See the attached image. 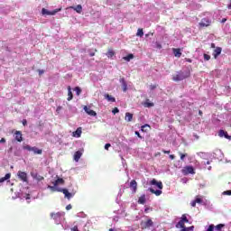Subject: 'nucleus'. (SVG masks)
<instances>
[{"label":"nucleus","instance_id":"1","mask_svg":"<svg viewBox=\"0 0 231 231\" xmlns=\"http://www.w3.org/2000/svg\"><path fill=\"white\" fill-rule=\"evenodd\" d=\"M150 185H154L155 187H157V189H154L152 188H149L148 190L152 194H155V196H162V189H163V183L162 181H158V180H156V179H152L150 181Z\"/></svg>","mask_w":231,"mask_h":231},{"label":"nucleus","instance_id":"2","mask_svg":"<svg viewBox=\"0 0 231 231\" xmlns=\"http://www.w3.org/2000/svg\"><path fill=\"white\" fill-rule=\"evenodd\" d=\"M185 223H189V218H187V215L183 214L175 226L176 228H180V231H194V226L186 227Z\"/></svg>","mask_w":231,"mask_h":231},{"label":"nucleus","instance_id":"3","mask_svg":"<svg viewBox=\"0 0 231 231\" xmlns=\"http://www.w3.org/2000/svg\"><path fill=\"white\" fill-rule=\"evenodd\" d=\"M189 77H190V70H180L177 72V74L172 76V80H174V82H180V80H185V79H189Z\"/></svg>","mask_w":231,"mask_h":231},{"label":"nucleus","instance_id":"4","mask_svg":"<svg viewBox=\"0 0 231 231\" xmlns=\"http://www.w3.org/2000/svg\"><path fill=\"white\" fill-rule=\"evenodd\" d=\"M48 189H50L52 192H62L67 199H71V198H73V195L68 191L67 189L57 188L55 185L48 186Z\"/></svg>","mask_w":231,"mask_h":231},{"label":"nucleus","instance_id":"5","mask_svg":"<svg viewBox=\"0 0 231 231\" xmlns=\"http://www.w3.org/2000/svg\"><path fill=\"white\" fill-rule=\"evenodd\" d=\"M212 24V21L208 18H203L199 23V30H203V28H208Z\"/></svg>","mask_w":231,"mask_h":231},{"label":"nucleus","instance_id":"6","mask_svg":"<svg viewBox=\"0 0 231 231\" xmlns=\"http://www.w3.org/2000/svg\"><path fill=\"white\" fill-rule=\"evenodd\" d=\"M17 176L21 181H23V183H28V173L27 172L19 171L17 172Z\"/></svg>","mask_w":231,"mask_h":231},{"label":"nucleus","instance_id":"7","mask_svg":"<svg viewBox=\"0 0 231 231\" xmlns=\"http://www.w3.org/2000/svg\"><path fill=\"white\" fill-rule=\"evenodd\" d=\"M23 149L25 151H32V152H34L35 154H42V149H39L37 147H32L30 145H25L23 146Z\"/></svg>","mask_w":231,"mask_h":231},{"label":"nucleus","instance_id":"8","mask_svg":"<svg viewBox=\"0 0 231 231\" xmlns=\"http://www.w3.org/2000/svg\"><path fill=\"white\" fill-rule=\"evenodd\" d=\"M182 174H184V176H189V174H196V171H194V167L186 166L182 169Z\"/></svg>","mask_w":231,"mask_h":231},{"label":"nucleus","instance_id":"9","mask_svg":"<svg viewBox=\"0 0 231 231\" xmlns=\"http://www.w3.org/2000/svg\"><path fill=\"white\" fill-rule=\"evenodd\" d=\"M60 8L55 9L53 11H48L46 8L42 9V15H55V14H58V12H60Z\"/></svg>","mask_w":231,"mask_h":231},{"label":"nucleus","instance_id":"10","mask_svg":"<svg viewBox=\"0 0 231 231\" xmlns=\"http://www.w3.org/2000/svg\"><path fill=\"white\" fill-rule=\"evenodd\" d=\"M83 109L88 115H89V116H97V112H95V110H91V107L85 106Z\"/></svg>","mask_w":231,"mask_h":231},{"label":"nucleus","instance_id":"11","mask_svg":"<svg viewBox=\"0 0 231 231\" xmlns=\"http://www.w3.org/2000/svg\"><path fill=\"white\" fill-rule=\"evenodd\" d=\"M14 140L19 143L23 142V132L16 130L14 132Z\"/></svg>","mask_w":231,"mask_h":231},{"label":"nucleus","instance_id":"12","mask_svg":"<svg viewBox=\"0 0 231 231\" xmlns=\"http://www.w3.org/2000/svg\"><path fill=\"white\" fill-rule=\"evenodd\" d=\"M130 189H132L134 194L138 190V183L134 180H131Z\"/></svg>","mask_w":231,"mask_h":231},{"label":"nucleus","instance_id":"13","mask_svg":"<svg viewBox=\"0 0 231 231\" xmlns=\"http://www.w3.org/2000/svg\"><path fill=\"white\" fill-rule=\"evenodd\" d=\"M31 176L33 180H36V181H42V180H44V177L41 176L37 172H31Z\"/></svg>","mask_w":231,"mask_h":231},{"label":"nucleus","instance_id":"14","mask_svg":"<svg viewBox=\"0 0 231 231\" xmlns=\"http://www.w3.org/2000/svg\"><path fill=\"white\" fill-rule=\"evenodd\" d=\"M218 136H220V138H223V136H225L226 140H231V135H228V133L225 132V130H220L218 132Z\"/></svg>","mask_w":231,"mask_h":231},{"label":"nucleus","instance_id":"15","mask_svg":"<svg viewBox=\"0 0 231 231\" xmlns=\"http://www.w3.org/2000/svg\"><path fill=\"white\" fill-rule=\"evenodd\" d=\"M119 81L122 85L124 93H125L127 91V82H125V79L121 78Z\"/></svg>","mask_w":231,"mask_h":231},{"label":"nucleus","instance_id":"16","mask_svg":"<svg viewBox=\"0 0 231 231\" xmlns=\"http://www.w3.org/2000/svg\"><path fill=\"white\" fill-rule=\"evenodd\" d=\"M154 222H152V220L151 218H149L147 220V222H144V226L143 228L146 229V228H151V226H153Z\"/></svg>","mask_w":231,"mask_h":231},{"label":"nucleus","instance_id":"17","mask_svg":"<svg viewBox=\"0 0 231 231\" xmlns=\"http://www.w3.org/2000/svg\"><path fill=\"white\" fill-rule=\"evenodd\" d=\"M69 8L71 10H74L75 12H77V14H82V5H78L76 7L70 6Z\"/></svg>","mask_w":231,"mask_h":231},{"label":"nucleus","instance_id":"18","mask_svg":"<svg viewBox=\"0 0 231 231\" xmlns=\"http://www.w3.org/2000/svg\"><path fill=\"white\" fill-rule=\"evenodd\" d=\"M221 51H222L221 47L216 48V50L213 51V56L215 57V59H217V57H219V55H221Z\"/></svg>","mask_w":231,"mask_h":231},{"label":"nucleus","instance_id":"19","mask_svg":"<svg viewBox=\"0 0 231 231\" xmlns=\"http://www.w3.org/2000/svg\"><path fill=\"white\" fill-rule=\"evenodd\" d=\"M67 100L69 102L73 100V92H71V87L70 86L68 87V98H67Z\"/></svg>","mask_w":231,"mask_h":231},{"label":"nucleus","instance_id":"20","mask_svg":"<svg viewBox=\"0 0 231 231\" xmlns=\"http://www.w3.org/2000/svg\"><path fill=\"white\" fill-rule=\"evenodd\" d=\"M65 181H64V179H57L54 182H53V185L54 187H58L59 185H64Z\"/></svg>","mask_w":231,"mask_h":231},{"label":"nucleus","instance_id":"21","mask_svg":"<svg viewBox=\"0 0 231 231\" xmlns=\"http://www.w3.org/2000/svg\"><path fill=\"white\" fill-rule=\"evenodd\" d=\"M12 178V173H6L5 177L0 178V183H5L6 180H10Z\"/></svg>","mask_w":231,"mask_h":231},{"label":"nucleus","instance_id":"22","mask_svg":"<svg viewBox=\"0 0 231 231\" xmlns=\"http://www.w3.org/2000/svg\"><path fill=\"white\" fill-rule=\"evenodd\" d=\"M125 120L126 122H133V114L129 112L125 113Z\"/></svg>","mask_w":231,"mask_h":231},{"label":"nucleus","instance_id":"23","mask_svg":"<svg viewBox=\"0 0 231 231\" xmlns=\"http://www.w3.org/2000/svg\"><path fill=\"white\" fill-rule=\"evenodd\" d=\"M173 50V55L175 57H178V59H180V57H181V50L180 49H172Z\"/></svg>","mask_w":231,"mask_h":231},{"label":"nucleus","instance_id":"24","mask_svg":"<svg viewBox=\"0 0 231 231\" xmlns=\"http://www.w3.org/2000/svg\"><path fill=\"white\" fill-rule=\"evenodd\" d=\"M105 98L108 101V102H116V98L113 97V96L109 95V94H106L105 95Z\"/></svg>","mask_w":231,"mask_h":231},{"label":"nucleus","instance_id":"25","mask_svg":"<svg viewBox=\"0 0 231 231\" xmlns=\"http://www.w3.org/2000/svg\"><path fill=\"white\" fill-rule=\"evenodd\" d=\"M82 156V152H80V151H78L74 153V160L75 162H79V160H80Z\"/></svg>","mask_w":231,"mask_h":231},{"label":"nucleus","instance_id":"26","mask_svg":"<svg viewBox=\"0 0 231 231\" xmlns=\"http://www.w3.org/2000/svg\"><path fill=\"white\" fill-rule=\"evenodd\" d=\"M106 57H108V59H112V57H115V51H113V49H108L106 52Z\"/></svg>","mask_w":231,"mask_h":231},{"label":"nucleus","instance_id":"27","mask_svg":"<svg viewBox=\"0 0 231 231\" xmlns=\"http://www.w3.org/2000/svg\"><path fill=\"white\" fill-rule=\"evenodd\" d=\"M80 134H82V130L80 128H78L74 133L73 136H76V138H80Z\"/></svg>","mask_w":231,"mask_h":231},{"label":"nucleus","instance_id":"28","mask_svg":"<svg viewBox=\"0 0 231 231\" xmlns=\"http://www.w3.org/2000/svg\"><path fill=\"white\" fill-rule=\"evenodd\" d=\"M143 106L144 107H154V103L149 102V99H146Z\"/></svg>","mask_w":231,"mask_h":231},{"label":"nucleus","instance_id":"29","mask_svg":"<svg viewBox=\"0 0 231 231\" xmlns=\"http://www.w3.org/2000/svg\"><path fill=\"white\" fill-rule=\"evenodd\" d=\"M124 60H126V62H129L131 60L134 59V54H128L127 56L123 58Z\"/></svg>","mask_w":231,"mask_h":231},{"label":"nucleus","instance_id":"30","mask_svg":"<svg viewBox=\"0 0 231 231\" xmlns=\"http://www.w3.org/2000/svg\"><path fill=\"white\" fill-rule=\"evenodd\" d=\"M139 205H145V195H143L138 199Z\"/></svg>","mask_w":231,"mask_h":231},{"label":"nucleus","instance_id":"31","mask_svg":"<svg viewBox=\"0 0 231 231\" xmlns=\"http://www.w3.org/2000/svg\"><path fill=\"white\" fill-rule=\"evenodd\" d=\"M74 91L76 92L77 97H79L80 93H82V89L79 87H76Z\"/></svg>","mask_w":231,"mask_h":231},{"label":"nucleus","instance_id":"32","mask_svg":"<svg viewBox=\"0 0 231 231\" xmlns=\"http://www.w3.org/2000/svg\"><path fill=\"white\" fill-rule=\"evenodd\" d=\"M137 37H143V29L139 28L136 32Z\"/></svg>","mask_w":231,"mask_h":231},{"label":"nucleus","instance_id":"33","mask_svg":"<svg viewBox=\"0 0 231 231\" xmlns=\"http://www.w3.org/2000/svg\"><path fill=\"white\" fill-rule=\"evenodd\" d=\"M51 217L53 218V219H57V217H60V213H51Z\"/></svg>","mask_w":231,"mask_h":231},{"label":"nucleus","instance_id":"34","mask_svg":"<svg viewBox=\"0 0 231 231\" xmlns=\"http://www.w3.org/2000/svg\"><path fill=\"white\" fill-rule=\"evenodd\" d=\"M180 156V160L181 162H183L185 160V158H187V153H181V152H179Z\"/></svg>","mask_w":231,"mask_h":231},{"label":"nucleus","instance_id":"35","mask_svg":"<svg viewBox=\"0 0 231 231\" xmlns=\"http://www.w3.org/2000/svg\"><path fill=\"white\" fill-rule=\"evenodd\" d=\"M224 196H231V189L230 190H226L222 193Z\"/></svg>","mask_w":231,"mask_h":231},{"label":"nucleus","instance_id":"36","mask_svg":"<svg viewBox=\"0 0 231 231\" xmlns=\"http://www.w3.org/2000/svg\"><path fill=\"white\" fill-rule=\"evenodd\" d=\"M113 115H116V113H120V110L118 109V107H115L112 111Z\"/></svg>","mask_w":231,"mask_h":231},{"label":"nucleus","instance_id":"37","mask_svg":"<svg viewBox=\"0 0 231 231\" xmlns=\"http://www.w3.org/2000/svg\"><path fill=\"white\" fill-rule=\"evenodd\" d=\"M223 226H225V225H223V224H218V225L216 226V228H217V230H221V228H223Z\"/></svg>","mask_w":231,"mask_h":231},{"label":"nucleus","instance_id":"38","mask_svg":"<svg viewBox=\"0 0 231 231\" xmlns=\"http://www.w3.org/2000/svg\"><path fill=\"white\" fill-rule=\"evenodd\" d=\"M214 228H215L214 225L211 224V225L208 226V228L207 229V231H214Z\"/></svg>","mask_w":231,"mask_h":231},{"label":"nucleus","instance_id":"39","mask_svg":"<svg viewBox=\"0 0 231 231\" xmlns=\"http://www.w3.org/2000/svg\"><path fill=\"white\" fill-rule=\"evenodd\" d=\"M109 147H111V143L105 144L106 151H109Z\"/></svg>","mask_w":231,"mask_h":231},{"label":"nucleus","instance_id":"40","mask_svg":"<svg viewBox=\"0 0 231 231\" xmlns=\"http://www.w3.org/2000/svg\"><path fill=\"white\" fill-rule=\"evenodd\" d=\"M210 59V55L208 54H204V60H208Z\"/></svg>","mask_w":231,"mask_h":231},{"label":"nucleus","instance_id":"41","mask_svg":"<svg viewBox=\"0 0 231 231\" xmlns=\"http://www.w3.org/2000/svg\"><path fill=\"white\" fill-rule=\"evenodd\" d=\"M22 124H23V125L26 126V125H28V121L26 119H23L22 121Z\"/></svg>","mask_w":231,"mask_h":231},{"label":"nucleus","instance_id":"42","mask_svg":"<svg viewBox=\"0 0 231 231\" xmlns=\"http://www.w3.org/2000/svg\"><path fill=\"white\" fill-rule=\"evenodd\" d=\"M156 48H158V50H162V43L156 42Z\"/></svg>","mask_w":231,"mask_h":231},{"label":"nucleus","instance_id":"43","mask_svg":"<svg viewBox=\"0 0 231 231\" xmlns=\"http://www.w3.org/2000/svg\"><path fill=\"white\" fill-rule=\"evenodd\" d=\"M195 201H196V203H202L203 202V200L200 198H197L195 199Z\"/></svg>","mask_w":231,"mask_h":231},{"label":"nucleus","instance_id":"44","mask_svg":"<svg viewBox=\"0 0 231 231\" xmlns=\"http://www.w3.org/2000/svg\"><path fill=\"white\" fill-rule=\"evenodd\" d=\"M135 134H136V136H138V138H141V140H142V135L140 134V132H138V131H135Z\"/></svg>","mask_w":231,"mask_h":231},{"label":"nucleus","instance_id":"45","mask_svg":"<svg viewBox=\"0 0 231 231\" xmlns=\"http://www.w3.org/2000/svg\"><path fill=\"white\" fill-rule=\"evenodd\" d=\"M71 208H72L71 204H69V205L66 207V210H71Z\"/></svg>","mask_w":231,"mask_h":231},{"label":"nucleus","instance_id":"46","mask_svg":"<svg viewBox=\"0 0 231 231\" xmlns=\"http://www.w3.org/2000/svg\"><path fill=\"white\" fill-rule=\"evenodd\" d=\"M71 231H79V226H75L71 228Z\"/></svg>","mask_w":231,"mask_h":231},{"label":"nucleus","instance_id":"47","mask_svg":"<svg viewBox=\"0 0 231 231\" xmlns=\"http://www.w3.org/2000/svg\"><path fill=\"white\" fill-rule=\"evenodd\" d=\"M162 152L164 154H171V151H167V150H162Z\"/></svg>","mask_w":231,"mask_h":231},{"label":"nucleus","instance_id":"48","mask_svg":"<svg viewBox=\"0 0 231 231\" xmlns=\"http://www.w3.org/2000/svg\"><path fill=\"white\" fill-rule=\"evenodd\" d=\"M0 143H6V139L2 138V139L0 140Z\"/></svg>","mask_w":231,"mask_h":231},{"label":"nucleus","instance_id":"49","mask_svg":"<svg viewBox=\"0 0 231 231\" xmlns=\"http://www.w3.org/2000/svg\"><path fill=\"white\" fill-rule=\"evenodd\" d=\"M38 73H39V75L41 76V75H42V74L44 73V70H42V69H38Z\"/></svg>","mask_w":231,"mask_h":231},{"label":"nucleus","instance_id":"50","mask_svg":"<svg viewBox=\"0 0 231 231\" xmlns=\"http://www.w3.org/2000/svg\"><path fill=\"white\" fill-rule=\"evenodd\" d=\"M156 88V85H151L150 86V89L152 90V91H153V89Z\"/></svg>","mask_w":231,"mask_h":231},{"label":"nucleus","instance_id":"51","mask_svg":"<svg viewBox=\"0 0 231 231\" xmlns=\"http://www.w3.org/2000/svg\"><path fill=\"white\" fill-rule=\"evenodd\" d=\"M62 109V106H58L57 109H56V112L57 113H60V111Z\"/></svg>","mask_w":231,"mask_h":231},{"label":"nucleus","instance_id":"52","mask_svg":"<svg viewBox=\"0 0 231 231\" xmlns=\"http://www.w3.org/2000/svg\"><path fill=\"white\" fill-rule=\"evenodd\" d=\"M191 207H196V201L195 200L191 201Z\"/></svg>","mask_w":231,"mask_h":231},{"label":"nucleus","instance_id":"53","mask_svg":"<svg viewBox=\"0 0 231 231\" xmlns=\"http://www.w3.org/2000/svg\"><path fill=\"white\" fill-rule=\"evenodd\" d=\"M171 160H174L175 156L173 154L170 155Z\"/></svg>","mask_w":231,"mask_h":231},{"label":"nucleus","instance_id":"54","mask_svg":"<svg viewBox=\"0 0 231 231\" xmlns=\"http://www.w3.org/2000/svg\"><path fill=\"white\" fill-rule=\"evenodd\" d=\"M89 55L90 57H95V52H90Z\"/></svg>","mask_w":231,"mask_h":231},{"label":"nucleus","instance_id":"55","mask_svg":"<svg viewBox=\"0 0 231 231\" xmlns=\"http://www.w3.org/2000/svg\"><path fill=\"white\" fill-rule=\"evenodd\" d=\"M227 8H228L229 10H231V0H230V5H227Z\"/></svg>","mask_w":231,"mask_h":231},{"label":"nucleus","instance_id":"56","mask_svg":"<svg viewBox=\"0 0 231 231\" xmlns=\"http://www.w3.org/2000/svg\"><path fill=\"white\" fill-rule=\"evenodd\" d=\"M222 23H226V18L222 19Z\"/></svg>","mask_w":231,"mask_h":231},{"label":"nucleus","instance_id":"57","mask_svg":"<svg viewBox=\"0 0 231 231\" xmlns=\"http://www.w3.org/2000/svg\"><path fill=\"white\" fill-rule=\"evenodd\" d=\"M143 127H149V125H143L142 129H143Z\"/></svg>","mask_w":231,"mask_h":231},{"label":"nucleus","instance_id":"58","mask_svg":"<svg viewBox=\"0 0 231 231\" xmlns=\"http://www.w3.org/2000/svg\"><path fill=\"white\" fill-rule=\"evenodd\" d=\"M212 48H216V45L214 43L211 44Z\"/></svg>","mask_w":231,"mask_h":231},{"label":"nucleus","instance_id":"59","mask_svg":"<svg viewBox=\"0 0 231 231\" xmlns=\"http://www.w3.org/2000/svg\"><path fill=\"white\" fill-rule=\"evenodd\" d=\"M199 115H203V112H201V110H199Z\"/></svg>","mask_w":231,"mask_h":231},{"label":"nucleus","instance_id":"60","mask_svg":"<svg viewBox=\"0 0 231 231\" xmlns=\"http://www.w3.org/2000/svg\"><path fill=\"white\" fill-rule=\"evenodd\" d=\"M144 212H148V209H147V208H145V209H144Z\"/></svg>","mask_w":231,"mask_h":231},{"label":"nucleus","instance_id":"61","mask_svg":"<svg viewBox=\"0 0 231 231\" xmlns=\"http://www.w3.org/2000/svg\"><path fill=\"white\" fill-rule=\"evenodd\" d=\"M146 37H149V34H146Z\"/></svg>","mask_w":231,"mask_h":231},{"label":"nucleus","instance_id":"62","mask_svg":"<svg viewBox=\"0 0 231 231\" xmlns=\"http://www.w3.org/2000/svg\"><path fill=\"white\" fill-rule=\"evenodd\" d=\"M95 51H97V49H95Z\"/></svg>","mask_w":231,"mask_h":231},{"label":"nucleus","instance_id":"63","mask_svg":"<svg viewBox=\"0 0 231 231\" xmlns=\"http://www.w3.org/2000/svg\"><path fill=\"white\" fill-rule=\"evenodd\" d=\"M207 163H208H208H210V162H208Z\"/></svg>","mask_w":231,"mask_h":231}]
</instances>
